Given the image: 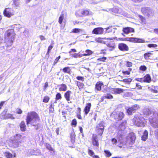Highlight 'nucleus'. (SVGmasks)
<instances>
[{
  "label": "nucleus",
  "mask_w": 158,
  "mask_h": 158,
  "mask_svg": "<svg viewBox=\"0 0 158 158\" xmlns=\"http://www.w3.org/2000/svg\"><path fill=\"white\" fill-rule=\"evenodd\" d=\"M64 15L63 14H61L60 16L58 22L60 24H62L63 21V20L64 19Z\"/></svg>",
  "instance_id": "42"
},
{
  "label": "nucleus",
  "mask_w": 158,
  "mask_h": 158,
  "mask_svg": "<svg viewBox=\"0 0 158 158\" xmlns=\"http://www.w3.org/2000/svg\"><path fill=\"white\" fill-rule=\"evenodd\" d=\"M106 46L107 49L110 51H112L114 50L116 48V44L114 41H111L108 43Z\"/></svg>",
  "instance_id": "11"
},
{
  "label": "nucleus",
  "mask_w": 158,
  "mask_h": 158,
  "mask_svg": "<svg viewBox=\"0 0 158 158\" xmlns=\"http://www.w3.org/2000/svg\"><path fill=\"white\" fill-rule=\"evenodd\" d=\"M46 147L49 151H53L54 149L51 147V145L48 143H46Z\"/></svg>",
  "instance_id": "49"
},
{
  "label": "nucleus",
  "mask_w": 158,
  "mask_h": 158,
  "mask_svg": "<svg viewBox=\"0 0 158 158\" xmlns=\"http://www.w3.org/2000/svg\"><path fill=\"white\" fill-rule=\"evenodd\" d=\"M40 118L38 114L35 111H31L27 113L26 118L27 125L31 124L34 127L37 126L36 129L39 128L37 122H39Z\"/></svg>",
  "instance_id": "1"
},
{
  "label": "nucleus",
  "mask_w": 158,
  "mask_h": 158,
  "mask_svg": "<svg viewBox=\"0 0 158 158\" xmlns=\"http://www.w3.org/2000/svg\"><path fill=\"white\" fill-rule=\"evenodd\" d=\"M62 98V96L61 94L59 92H57L55 96V100L56 101H58L59 100H60Z\"/></svg>",
  "instance_id": "41"
},
{
  "label": "nucleus",
  "mask_w": 158,
  "mask_h": 158,
  "mask_svg": "<svg viewBox=\"0 0 158 158\" xmlns=\"http://www.w3.org/2000/svg\"><path fill=\"white\" fill-rule=\"evenodd\" d=\"M123 132H122V131H120L118 130V131L117 133V137L118 138H122L123 135Z\"/></svg>",
  "instance_id": "48"
},
{
  "label": "nucleus",
  "mask_w": 158,
  "mask_h": 158,
  "mask_svg": "<svg viewBox=\"0 0 158 158\" xmlns=\"http://www.w3.org/2000/svg\"><path fill=\"white\" fill-rule=\"evenodd\" d=\"M147 46L148 48H151L156 47L157 46V45L156 44H148Z\"/></svg>",
  "instance_id": "54"
},
{
  "label": "nucleus",
  "mask_w": 158,
  "mask_h": 158,
  "mask_svg": "<svg viewBox=\"0 0 158 158\" xmlns=\"http://www.w3.org/2000/svg\"><path fill=\"white\" fill-rule=\"evenodd\" d=\"M48 83L47 82H45L44 85V88L43 90L44 91H46L47 90V88L48 87Z\"/></svg>",
  "instance_id": "60"
},
{
  "label": "nucleus",
  "mask_w": 158,
  "mask_h": 158,
  "mask_svg": "<svg viewBox=\"0 0 158 158\" xmlns=\"http://www.w3.org/2000/svg\"><path fill=\"white\" fill-rule=\"evenodd\" d=\"M122 31L125 34H128L131 32H135L134 28L129 27L123 28Z\"/></svg>",
  "instance_id": "16"
},
{
  "label": "nucleus",
  "mask_w": 158,
  "mask_h": 158,
  "mask_svg": "<svg viewBox=\"0 0 158 158\" xmlns=\"http://www.w3.org/2000/svg\"><path fill=\"white\" fill-rule=\"evenodd\" d=\"M15 33L13 29L8 30L6 32L5 40L7 47L12 45L15 40Z\"/></svg>",
  "instance_id": "2"
},
{
  "label": "nucleus",
  "mask_w": 158,
  "mask_h": 158,
  "mask_svg": "<svg viewBox=\"0 0 158 158\" xmlns=\"http://www.w3.org/2000/svg\"><path fill=\"white\" fill-rule=\"evenodd\" d=\"M77 123L76 119L75 118H74L72 120L71 124L72 126L75 127L77 126Z\"/></svg>",
  "instance_id": "47"
},
{
  "label": "nucleus",
  "mask_w": 158,
  "mask_h": 158,
  "mask_svg": "<svg viewBox=\"0 0 158 158\" xmlns=\"http://www.w3.org/2000/svg\"><path fill=\"white\" fill-rule=\"evenodd\" d=\"M59 88L60 91H65L67 89V86L65 84H62L59 85Z\"/></svg>",
  "instance_id": "27"
},
{
  "label": "nucleus",
  "mask_w": 158,
  "mask_h": 158,
  "mask_svg": "<svg viewBox=\"0 0 158 158\" xmlns=\"http://www.w3.org/2000/svg\"><path fill=\"white\" fill-rule=\"evenodd\" d=\"M150 123L154 128H158V118L155 119H152L150 121Z\"/></svg>",
  "instance_id": "22"
},
{
  "label": "nucleus",
  "mask_w": 158,
  "mask_h": 158,
  "mask_svg": "<svg viewBox=\"0 0 158 158\" xmlns=\"http://www.w3.org/2000/svg\"><path fill=\"white\" fill-rule=\"evenodd\" d=\"M142 13L145 15L149 16L152 13L150 8L148 7H144L142 8L141 10Z\"/></svg>",
  "instance_id": "15"
},
{
  "label": "nucleus",
  "mask_w": 158,
  "mask_h": 158,
  "mask_svg": "<svg viewBox=\"0 0 158 158\" xmlns=\"http://www.w3.org/2000/svg\"><path fill=\"white\" fill-rule=\"evenodd\" d=\"M125 114L123 111L115 110L111 113L110 116L116 122L122 121L124 118Z\"/></svg>",
  "instance_id": "3"
},
{
  "label": "nucleus",
  "mask_w": 158,
  "mask_h": 158,
  "mask_svg": "<svg viewBox=\"0 0 158 158\" xmlns=\"http://www.w3.org/2000/svg\"><path fill=\"white\" fill-rule=\"evenodd\" d=\"M113 96L110 94L109 93L107 94L103 95L102 98V101L104 99H113Z\"/></svg>",
  "instance_id": "33"
},
{
  "label": "nucleus",
  "mask_w": 158,
  "mask_h": 158,
  "mask_svg": "<svg viewBox=\"0 0 158 158\" xmlns=\"http://www.w3.org/2000/svg\"><path fill=\"white\" fill-rule=\"evenodd\" d=\"M127 123L126 121L122 122L118 126V130L120 131H124L125 128V126Z\"/></svg>",
  "instance_id": "21"
},
{
  "label": "nucleus",
  "mask_w": 158,
  "mask_h": 158,
  "mask_svg": "<svg viewBox=\"0 0 158 158\" xmlns=\"http://www.w3.org/2000/svg\"><path fill=\"white\" fill-rule=\"evenodd\" d=\"M142 118L143 117H140L138 116H135L133 119V122L137 126L141 127L143 124Z\"/></svg>",
  "instance_id": "9"
},
{
  "label": "nucleus",
  "mask_w": 158,
  "mask_h": 158,
  "mask_svg": "<svg viewBox=\"0 0 158 158\" xmlns=\"http://www.w3.org/2000/svg\"><path fill=\"white\" fill-rule=\"evenodd\" d=\"M117 40L122 41H128L130 42L135 43H144L145 41L143 39L135 37H126L119 38Z\"/></svg>",
  "instance_id": "4"
},
{
  "label": "nucleus",
  "mask_w": 158,
  "mask_h": 158,
  "mask_svg": "<svg viewBox=\"0 0 158 158\" xmlns=\"http://www.w3.org/2000/svg\"><path fill=\"white\" fill-rule=\"evenodd\" d=\"M92 143L94 147L98 148L99 147V142L97 135L93 134L91 138Z\"/></svg>",
  "instance_id": "10"
},
{
  "label": "nucleus",
  "mask_w": 158,
  "mask_h": 158,
  "mask_svg": "<svg viewBox=\"0 0 158 158\" xmlns=\"http://www.w3.org/2000/svg\"><path fill=\"white\" fill-rule=\"evenodd\" d=\"M61 57L60 56H59L57 57L53 63V65H55L56 63L58 62L59 61V59H60Z\"/></svg>",
  "instance_id": "56"
},
{
  "label": "nucleus",
  "mask_w": 158,
  "mask_h": 158,
  "mask_svg": "<svg viewBox=\"0 0 158 158\" xmlns=\"http://www.w3.org/2000/svg\"><path fill=\"white\" fill-rule=\"evenodd\" d=\"M76 135L73 132L71 133L70 135V140L72 143H74L75 142Z\"/></svg>",
  "instance_id": "34"
},
{
  "label": "nucleus",
  "mask_w": 158,
  "mask_h": 158,
  "mask_svg": "<svg viewBox=\"0 0 158 158\" xmlns=\"http://www.w3.org/2000/svg\"><path fill=\"white\" fill-rule=\"evenodd\" d=\"M54 105L52 104H51L49 107V113H52L54 111Z\"/></svg>",
  "instance_id": "38"
},
{
  "label": "nucleus",
  "mask_w": 158,
  "mask_h": 158,
  "mask_svg": "<svg viewBox=\"0 0 158 158\" xmlns=\"http://www.w3.org/2000/svg\"><path fill=\"white\" fill-rule=\"evenodd\" d=\"M85 53L82 54V56H89L92 55L93 53V52L89 49H87L85 51Z\"/></svg>",
  "instance_id": "32"
},
{
  "label": "nucleus",
  "mask_w": 158,
  "mask_h": 158,
  "mask_svg": "<svg viewBox=\"0 0 158 158\" xmlns=\"http://www.w3.org/2000/svg\"><path fill=\"white\" fill-rule=\"evenodd\" d=\"M124 90L120 88H114L111 89V93L114 94H119L123 93Z\"/></svg>",
  "instance_id": "17"
},
{
  "label": "nucleus",
  "mask_w": 158,
  "mask_h": 158,
  "mask_svg": "<svg viewBox=\"0 0 158 158\" xmlns=\"http://www.w3.org/2000/svg\"><path fill=\"white\" fill-rule=\"evenodd\" d=\"M19 134H16L15 136L11 137L10 139V146L14 148H16L19 145L18 140L19 137Z\"/></svg>",
  "instance_id": "7"
},
{
  "label": "nucleus",
  "mask_w": 158,
  "mask_h": 158,
  "mask_svg": "<svg viewBox=\"0 0 158 158\" xmlns=\"http://www.w3.org/2000/svg\"><path fill=\"white\" fill-rule=\"evenodd\" d=\"M78 119H81L82 118L81 114H77L76 115Z\"/></svg>",
  "instance_id": "64"
},
{
  "label": "nucleus",
  "mask_w": 158,
  "mask_h": 158,
  "mask_svg": "<svg viewBox=\"0 0 158 158\" xmlns=\"http://www.w3.org/2000/svg\"><path fill=\"white\" fill-rule=\"evenodd\" d=\"M13 3L16 6H18L19 5V0H13Z\"/></svg>",
  "instance_id": "59"
},
{
  "label": "nucleus",
  "mask_w": 158,
  "mask_h": 158,
  "mask_svg": "<svg viewBox=\"0 0 158 158\" xmlns=\"http://www.w3.org/2000/svg\"><path fill=\"white\" fill-rule=\"evenodd\" d=\"M71 56L73 58H77L82 57V54L78 53H74L72 54Z\"/></svg>",
  "instance_id": "44"
},
{
  "label": "nucleus",
  "mask_w": 158,
  "mask_h": 158,
  "mask_svg": "<svg viewBox=\"0 0 158 158\" xmlns=\"http://www.w3.org/2000/svg\"><path fill=\"white\" fill-rule=\"evenodd\" d=\"M136 86L138 89H142V87L139 83H136Z\"/></svg>",
  "instance_id": "63"
},
{
  "label": "nucleus",
  "mask_w": 158,
  "mask_h": 158,
  "mask_svg": "<svg viewBox=\"0 0 158 158\" xmlns=\"http://www.w3.org/2000/svg\"><path fill=\"white\" fill-rule=\"evenodd\" d=\"M153 54L150 52H148L144 54L143 57L146 60H152Z\"/></svg>",
  "instance_id": "19"
},
{
  "label": "nucleus",
  "mask_w": 158,
  "mask_h": 158,
  "mask_svg": "<svg viewBox=\"0 0 158 158\" xmlns=\"http://www.w3.org/2000/svg\"><path fill=\"white\" fill-rule=\"evenodd\" d=\"M139 108V106L137 104H135L131 107H129L126 109V112L129 115H132V113L136 112V111Z\"/></svg>",
  "instance_id": "8"
},
{
  "label": "nucleus",
  "mask_w": 158,
  "mask_h": 158,
  "mask_svg": "<svg viewBox=\"0 0 158 158\" xmlns=\"http://www.w3.org/2000/svg\"><path fill=\"white\" fill-rule=\"evenodd\" d=\"M118 49L122 52H126L129 50L128 46L125 44L124 43H119L118 45Z\"/></svg>",
  "instance_id": "12"
},
{
  "label": "nucleus",
  "mask_w": 158,
  "mask_h": 158,
  "mask_svg": "<svg viewBox=\"0 0 158 158\" xmlns=\"http://www.w3.org/2000/svg\"><path fill=\"white\" fill-rule=\"evenodd\" d=\"M4 155L7 158H12V155L8 152H5Z\"/></svg>",
  "instance_id": "51"
},
{
  "label": "nucleus",
  "mask_w": 158,
  "mask_h": 158,
  "mask_svg": "<svg viewBox=\"0 0 158 158\" xmlns=\"http://www.w3.org/2000/svg\"><path fill=\"white\" fill-rule=\"evenodd\" d=\"M88 153L90 156L92 157L93 156L94 152L92 150L89 149L88 150Z\"/></svg>",
  "instance_id": "58"
},
{
  "label": "nucleus",
  "mask_w": 158,
  "mask_h": 158,
  "mask_svg": "<svg viewBox=\"0 0 158 158\" xmlns=\"http://www.w3.org/2000/svg\"><path fill=\"white\" fill-rule=\"evenodd\" d=\"M53 48V45L52 44H51L48 47V51L46 53V55H49L50 53V52L52 49Z\"/></svg>",
  "instance_id": "50"
},
{
  "label": "nucleus",
  "mask_w": 158,
  "mask_h": 158,
  "mask_svg": "<svg viewBox=\"0 0 158 158\" xmlns=\"http://www.w3.org/2000/svg\"><path fill=\"white\" fill-rule=\"evenodd\" d=\"M72 92L68 90L64 93V97L65 100L67 101H69L71 99V94Z\"/></svg>",
  "instance_id": "20"
},
{
  "label": "nucleus",
  "mask_w": 158,
  "mask_h": 158,
  "mask_svg": "<svg viewBox=\"0 0 158 158\" xmlns=\"http://www.w3.org/2000/svg\"><path fill=\"white\" fill-rule=\"evenodd\" d=\"M50 99V98L49 96L46 95L44 96L43 99V102L47 103L48 102Z\"/></svg>",
  "instance_id": "39"
},
{
  "label": "nucleus",
  "mask_w": 158,
  "mask_h": 158,
  "mask_svg": "<svg viewBox=\"0 0 158 158\" xmlns=\"http://www.w3.org/2000/svg\"><path fill=\"white\" fill-rule=\"evenodd\" d=\"M104 122L101 121L96 126L95 131L98 135L102 136L104 130Z\"/></svg>",
  "instance_id": "5"
},
{
  "label": "nucleus",
  "mask_w": 158,
  "mask_h": 158,
  "mask_svg": "<svg viewBox=\"0 0 158 158\" xmlns=\"http://www.w3.org/2000/svg\"><path fill=\"white\" fill-rule=\"evenodd\" d=\"M148 132L147 130H145L141 137V140L144 141H146L148 138Z\"/></svg>",
  "instance_id": "26"
},
{
  "label": "nucleus",
  "mask_w": 158,
  "mask_h": 158,
  "mask_svg": "<svg viewBox=\"0 0 158 158\" xmlns=\"http://www.w3.org/2000/svg\"><path fill=\"white\" fill-rule=\"evenodd\" d=\"M6 119L11 118L12 119H13L15 118L12 115L9 113L6 114Z\"/></svg>",
  "instance_id": "52"
},
{
  "label": "nucleus",
  "mask_w": 158,
  "mask_h": 158,
  "mask_svg": "<svg viewBox=\"0 0 158 158\" xmlns=\"http://www.w3.org/2000/svg\"><path fill=\"white\" fill-rule=\"evenodd\" d=\"M125 65L126 67H129L128 68L127 70H126L125 69H123L122 71L123 75L125 76L126 75H129L131 74V72L132 70V69L130 68L132 66L133 64L131 62L126 61Z\"/></svg>",
  "instance_id": "6"
},
{
  "label": "nucleus",
  "mask_w": 158,
  "mask_h": 158,
  "mask_svg": "<svg viewBox=\"0 0 158 158\" xmlns=\"http://www.w3.org/2000/svg\"><path fill=\"white\" fill-rule=\"evenodd\" d=\"M111 141L113 144H116L117 143V140L114 138L112 139H111Z\"/></svg>",
  "instance_id": "62"
},
{
  "label": "nucleus",
  "mask_w": 158,
  "mask_h": 158,
  "mask_svg": "<svg viewBox=\"0 0 158 158\" xmlns=\"http://www.w3.org/2000/svg\"><path fill=\"white\" fill-rule=\"evenodd\" d=\"M106 31L107 32L109 33L112 31V27H108L106 28Z\"/></svg>",
  "instance_id": "61"
},
{
  "label": "nucleus",
  "mask_w": 158,
  "mask_h": 158,
  "mask_svg": "<svg viewBox=\"0 0 158 158\" xmlns=\"http://www.w3.org/2000/svg\"><path fill=\"white\" fill-rule=\"evenodd\" d=\"M62 70L63 72L64 73H68L69 74H71V69L70 67L68 66H67L64 68Z\"/></svg>",
  "instance_id": "29"
},
{
  "label": "nucleus",
  "mask_w": 158,
  "mask_h": 158,
  "mask_svg": "<svg viewBox=\"0 0 158 158\" xmlns=\"http://www.w3.org/2000/svg\"><path fill=\"white\" fill-rule=\"evenodd\" d=\"M103 29L101 27H98L94 28L92 31L93 34L96 35H101L103 33Z\"/></svg>",
  "instance_id": "14"
},
{
  "label": "nucleus",
  "mask_w": 158,
  "mask_h": 158,
  "mask_svg": "<svg viewBox=\"0 0 158 158\" xmlns=\"http://www.w3.org/2000/svg\"><path fill=\"white\" fill-rule=\"evenodd\" d=\"M82 30L78 28H75L72 29V32L74 33H80L82 32Z\"/></svg>",
  "instance_id": "43"
},
{
  "label": "nucleus",
  "mask_w": 158,
  "mask_h": 158,
  "mask_svg": "<svg viewBox=\"0 0 158 158\" xmlns=\"http://www.w3.org/2000/svg\"><path fill=\"white\" fill-rule=\"evenodd\" d=\"M132 81V79L131 78H127L124 79L122 80L121 81L124 82L125 83L129 84Z\"/></svg>",
  "instance_id": "45"
},
{
  "label": "nucleus",
  "mask_w": 158,
  "mask_h": 158,
  "mask_svg": "<svg viewBox=\"0 0 158 158\" xmlns=\"http://www.w3.org/2000/svg\"><path fill=\"white\" fill-rule=\"evenodd\" d=\"M127 138L135 142L136 139V137L134 133L131 132L129 133V136Z\"/></svg>",
  "instance_id": "25"
},
{
  "label": "nucleus",
  "mask_w": 158,
  "mask_h": 158,
  "mask_svg": "<svg viewBox=\"0 0 158 158\" xmlns=\"http://www.w3.org/2000/svg\"><path fill=\"white\" fill-rule=\"evenodd\" d=\"M103 85L102 81H99L97 82L95 85V89L97 90L100 91L102 89V86Z\"/></svg>",
  "instance_id": "23"
},
{
  "label": "nucleus",
  "mask_w": 158,
  "mask_h": 158,
  "mask_svg": "<svg viewBox=\"0 0 158 158\" xmlns=\"http://www.w3.org/2000/svg\"><path fill=\"white\" fill-rule=\"evenodd\" d=\"M75 84L79 89H82L84 88V84L83 83L78 81H75Z\"/></svg>",
  "instance_id": "36"
},
{
  "label": "nucleus",
  "mask_w": 158,
  "mask_h": 158,
  "mask_svg": "<svg viewBox=\"0 0 158 158\" xmlns=\"http://www.w3.org/2000/svg\"><path fill=\"white\" fill-rule=\"evenodd\" d=\"M3 14L5 16L7 17H10L12 15V14L10 12L9 9L7 8L4 10Z\"/></svg>",
  "instance_id": "30"
},
{
  "label": "nucleus",
  "mask_w": 158,
  "mask_h": 158,
  "mask_svg": "<svg viewBox=\"0 0 158 158\" xmlns=\"http://www.w3.org/2000/svg\"><path fill=\"white\" fill-rule=\"evenodd\" d=\"M147 69V67L145 65H141L139 67V70L142 71H145Z\"/></svg>",
  "instance_id": "53"
},
{
  "label": "nucleus",
  "mask_w": 158,
  "mask_h": 158,
  "mask_svg": "<svg viewBox=\"0 0 158 158\" xmlns=\"http://www.w3.org/2000/svg\"><path fill=\"white\" fill-rule=\"evenodd\" d=\"M7 112V110H4L0 115V118L2 119H6V114Z\"/></svg>",
  "instance_id": "35"
},
{
  "label": "nucleus",
  "mask_w": 158,
  "mask_h": 158,
  "mask_svg": "<svg viewBox=\"0 0 158 158\" xmlns=\"http://www.w3.org/2000/svg\"><path fill=\"white\" fill-rule=\"evenodd\" d=\"M104 152L105 153V156L107 157H110L112 155V153L108 150H104Z\"/></svg>",
  "instance_id": "46"
},
{
  "label": "nucleus",
  "mask_w": 158,
  "mask_h": 158,
  "mask_svg": "<svg viewBox=\"0 0 158 158\" xmlns=\"http://www.w3.org/2000/svg\"><path fill=\"white\" fill-rule=\"evenodd\" d=\"M140 79H143V81L144 82L150 83L151 81V77L149 74H146L143 78H140Z\"/></svg>",
  "instance_id": "18"
},
{
  "label": "nucleus",
  "mask_w": 158,
  "mask_h": 158,
  "mask_svg": "<svg viewBox=\"0 0 158 158\" xmlns=\"http://www.w3.org/2000/svg\"><path fill=\"white\" fill-rule=\"evenodd\" d=\"M76 79L78 81H80L82 82L84 81H85L84 78L81 76H77L76 77Z\"/></svg>",
  "instance_id": "55"
},
{
  "label": "nucleus",
  "mask_w": 158,
  "mask_h": 158,
  "mask_svg": "<svg viewBox=\"0 0 158 158\" xmlns=\"http://www.w3.org/2000/svg\"><path fill=\"white\" fill-rule=\"evenodd\" d=\"M134 143V142L127 138L125 141V145L127 147H131Z\"/></svg>",
  "instance_id": "24"
},
{
  "label": "nucleus",
  "mask_w": 158,
  "mask_h": 158,
  "mask_svg": "<svg viewBox=\"0 0 158 158\" xmlns=\"http://www.w3.org/2000/svg\"><path fill=\"white\" fill-rule=\"evenodd\" d=\"M92 106L91 103L88 102L86 103L85 107L83 109L84 115H86L90 112Z\"/></svg>",
  "instance_id": "13"
},
{
  "label": "nucleus",
  "mask_w": 158,
  "mask_h": 158,
  "mask_svg": "<svg viewBox=\"0 0 158 158\" xmlns=\"http://www.w3.org/2000/svg\"><path fill=\"white\" fill-rule=\"evenodd\" d=\"M90 11L89 9H83L81 12V14L83 16H88L90 14Z\"/></svg>",
  "instance_id": "28"
},
{
  "label": "nucleus",
  "mask_w": 158,
  "mask_h": 158,
  "mask_svg": "<svg viewBox=\"0 0 158 158\" xmlns=\"http://www.w3.org/2000/svg\"><path fill=\"white\" fill-rule=\"evenodd\" d=\"M26 126L24 122L23 121L21 122L20 123V130L22 131H26Z\"/></svg>",
  "instance_id": "37"
},
{
  "label": "nucleus",
  "mask_w": 158,
  "mask_h": 158,
  "mask_svg": "<svg viewBox=\"0 0 158 158\" xmlns=\"http://www.w3.org/2000/svg\"><path fill=\"white\" fill-rule=\"evenodd\" d=\"M106 39L105 38H102L100 37H98L96 38L95 39V40L96 42L99 43H103L104 44H105L106 42L104 41V40H106Z\"/></svg>",
  "instance_id": "31"
},
{
  "label": "nucleus",
  "mask_w": 158,
  "mask_h": 158,
  "mask_svg": "<svg viewBox=\"0 0 158 158\" xmlns=\"http://www.w3.org/2000/svg\"><path fill=\"white\" fill-rule=\"evenodd\" d=\"M152 87H148V89L152 92L154 93H158V90L156 89V88H157V87L154 86H152Z\"/></svg>",
  "instance_id": "40"
},
{
  "label": "nucleus",
  "mask_w": 158,
  "mask_h": 158,
  "mask_svg": "<svg viewBox=\"0 0 158 158\" xmlns=\"http://www.w3.org/2000/svg\"><path fill=\"white\" fill-rule=\"evenodd\" d=\"M106 59L107 58L106 57H103L98 59L97 60L99 61L105 62Z\"/></svg>",
  "instance_id": "57"
}]
</instances>
